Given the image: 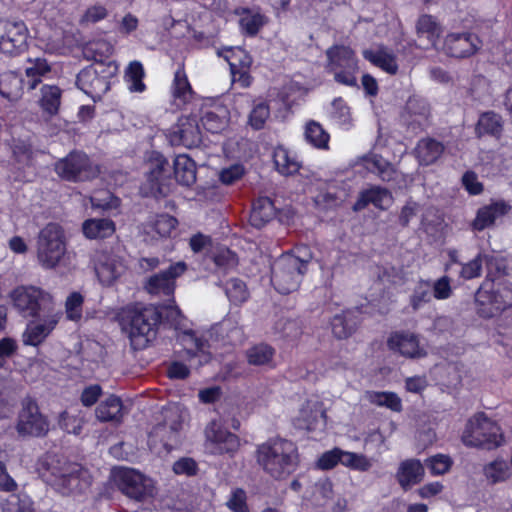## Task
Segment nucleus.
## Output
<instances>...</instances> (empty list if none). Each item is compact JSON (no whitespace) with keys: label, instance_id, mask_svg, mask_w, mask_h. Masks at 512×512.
Masks as SVG:
<instances>
[{"label":"nucleus","instance_id":"obj_50","mask_svg":"<svg viewBox=\"0 0 512 512\" xmlns=\"http://www.w3.org/2000/svg\"><path fill=\"white\" fill-rule=\"evenodd\" d=\"M484 475L490 483L495 484L509 479L512 470L506 461L495 460L484 467Z\"/></svg>","mask_w":512,"mask_h":512},{"label":"nucleus","instance_id":"obj_53","mask_svg":"<svg viewBox=\"0 0 512 512\" xmlns=\"http://www.w3.org/2000/svg\"><path fill=\"white\" fill-rule=\"evenodd\" d=\"M2 512H33V501L25 493L11 494L2 503Z\"/></svg>","mask_w":512,"mask_h":512},{"label":"nucleus","instance_id":"obj_55","mask_svg":"<svg viewBox=\"0 0 512 512\" xmlns=\"http://www.w3.org/2000/svg\"><path fill=\"white\" fill-rule=\"evenodd\" d=\"M269 117V105L264 101H260L253 105V108L248 117V123L253 129L259 130L264 127Z\"/></svg>","mask_w":512,"mask_h":512},{"label":"nucleus","instance_id":"obj_49","mask_svg":"<svg viewBox=\"0 0 512 512\" xmlns=\"http://www.w3.org/2000/svg\"><path fill=\"white\" fill-rule=\"evenodd\" d=\"M145 76L143 65L139 61H133L125 71V81L131 92L141 93L146 89L143 82Z\"/></svg>","mask_w":512,"mask_h":512},{"label":"nucleus","instance_id":"obj_54","mask_svg":"<svg viewBox=\"0 0 512 512\" xmlns=\"http://www.w3.org/2000/svg\"><path fill=\"white\" fill-rule=\"evenodd\" d=\"M330 117L332 121L341 127L348 128L351 125L350 108L341 98L333 101Z\"/></svg>","mask_w":512,"mask_h":512},{"label":"nucleus","instance_id":"obj_40","mask_svg":"<svg viewBox=\"0 0 512 512\" xmlns=\"http://www.w3.org/2000/svg\"><path fill=\"white\" fill-rule=\"evenodd\" d=\"M82 231L88 239L107 238L114 234L115 224L112 220L102 219H88L82 224Z\"/></svg>","mask_w":512,"mask_h":512},{"label":"nucleus","instance_id":"obj_12","mask_svg":"<svg viewBox=\"0 0 512 512\" xmlns=\"http://www.w3.org/2000/svg\"><path fill=\"white\" fill-rule=\"evenodd\" d=\"M327 69L334 75L336 82L346 86H356L358 61L355 52L345 45H334L327 49Z\"/></svg>","mask_w":512,"mask_h":512},{"label":"nucleus","instance_id":"obj_46","mask_svg":"<svg viewBox=\"0 0 512 512\" xmlns=\"http://www.w3.org/2000/svg\"><path fill=\"white\" fill-rule=\"evenodd\" d=\"M340 464L350 470L359 472H367L373 466L372 460L368 458L366 455L361 453L345 451L342 449Z\"/></svg>","mask_w":512,"mask_h":512},{"label":"nucleus","instance_id":"obj_59","mask_svg":"<svg viewBox=\"0 0 512 512\" xmlns=\"http://www.w3.org/2000/svg\"><path fill=\"white\" fill-rule=\"evenodd\" d=\"M348 316L349 314H341L332 319V332L339 339L347 338L354 331L355 325Z\"/></svg>","mask_w":512,"mask_h":512},{"label":"nucleus","instance_id":"obj_38","mask_svg":"<svg viewBox=\"0 0 512 512\" xmlns=\"http://www.w3.org/2000/svg\"><path fill=\"white\" fill-rule=\"evenodd\" d=\"M275 217V207L268 197L258 198L252 206L250 222L253 226L261 228Z\"/></svg>","mask_w":512,"mask_h":512},{"label":"nucleus","instance_id":"obj_45","mask_svg":"<svg viewBox=\"0 0 512 512\" xmlns=\"http://www.w3.org/2000/svg\"><path fill=\"white\" fill-rule=\"evenodd\" d=\"M61 103V90L54 85H44L41 88L39 100L42 110L50 116L57 114Z\"/></svg>","mask_w":512,"mask_h":512},{"label":"nucleus","instance_id":"obj_37","mask_svg":"<svg viewBox=\"0 0 512 512\" xmlns=\"http://www.w3.org/2000/svg\"><path fill=\"white\" fill-rule=\"evenodd\" d=\"M0 94L9 101H17L23 94V79L12 71L0 75Z\"/></svg>","mask_w":512,"mask_h":512},{"label":"nucleus","instance_id":"obj_52","mask_svg":"<svg viewBox=\"0 0 512 512\" xmlns=\"http://www.w3.org/2000/svg\"><path fill=\"white\" fill-rule=\"evenodd\" d=\"M275 351L266 344H258L246 351L247 361L250 365L262 366L272 362Z\"/></svg>","mask_w":512,"mask_h":512},{"label":"nucleus","instance_id":"obj_1","mask_svg":"<svg viewBox=\"0 0 512 512\" xmlns=\"http://www.w3.org/2000/svg\"><path fill=\"white\" fill-rule=\"evenodd\" d=\"M258 464L273 478L282 479L293 473L299 462L297 446L286 439H271L257 447Z\"/></svg>","mask_w":512,"mask_h":512},{"label":"nucleus","instance_id":"obj_5","mask_svg":"<svg viewBox=\"0 0 512 512\" xmlns=\"http://www.w3.org/2000/svg\"><path fill=\"white\" fill-rule=\"evenodd\" d=\"M111 481L123 495L135 502H147L158 493L156 481L133 468H114Z\"/></svg>","mask_w":512,"mask_h":512},{"label":"nucleus","instance_id":"obj_56","mask_svg":"<svg viewBox=\"0 0 512 512\" xmlns=\"http://www.w3.org/2000/svg\"><path fill=\"white\" fill-rule=\"evenodd\" d=\"M431 286L427 281H421L410 296V305L414 311L431 301Z\"/></svg>","mask_w":512,"mask_h":512},{"label":"nucleus","instance_id":"obj_19","mask_svg":"<svg viewBox=\"0 0 512 512\" xmlns=\"http://www.w3.org/2000/svg\"><path fill=\"white\" fill-rule=\"evenodd\" d=\"M168 139L173 146L192 148L201 142V132L195 117H180L177 124L168 133Z\"/></svg>","mask_w":512,"mask_h":512},{"label":"nucleus","instance_id":"obj_9","mask_svg":"<svg viewBox=\"0 0 512 512\" xmlns=\"http://www.w3.org/2000/svg\"><path fill=\"white\" fill-rule=\"evenodd\" d=\"M10 300L13 307L23 317L36 318L45 311H52L56 308V301L53 295L33 285H21L10 292Z\"/></svg>","mask_w":512,"mask_h":512},{"label":"nucleus","instance_id":"obj_23","mask_svg":"<svg viewBox=\"0 0 512 512\" xmlns=\"http://www.w3.org/2000/svg\"><path fill=\"white\" fill-rule=\"evenodd\" d=\"M388 348L407 358H422L426 350L420 345L418 336L410 332H394L387 340Z\"/></svg>","mask_w":512,"mask_h":512},{"label":"nucleus","instance_id":"obj_26","mask_svg":"<svg viewBox=\"0 0 512 512\" xmlns=\"http://www.w3.org/2000/svg\"><path fill=\"white\" fill-rule=\"evenodd\" d=\"M362 55L365 60L388 74L395 75L398 72L396 54L383 45L365 49Z\"/></svg>","mask_w":512,"mask_h":512},{"label":"nucleus","instance_id":"obj_15","mask_svg":"<svg viewBox=\"0 0 512 512\" xmlns=\"http://www.w3.org/2000/svg\"><path fill=\"white\" fill-rule=\"evenodd\" d=\"M59 177L68 181H83L95 177L98 173L89 157L82 152H71L55 164Z\"/></svg>","mask_w":512,"mask_h":512},{"label":"nucleus","instance_id":"obj_63","mask_svg":"<svg viewBox=\"0 0 512 512\" xmlns=\"http://www.w3.org/2000/svg\"><path fill=\"white\" fill-rule=\"evenodd\" d=\"M13 157L19 168L29 167L33 162V151L26 142L18 141L13 145Z\"/></svg>","mask_w":512,"mask_h":512},{"label":"nucleus","instance_id":"obj_48","mask_svg":"<svg viewBox=\"0 0 512 512\" xmlns=\"http://www.w3.org/2000/svg\"><path fill=\"white\" fill-rule=\"evenodd\" d=\"M224 290L229 301L234 305H241L250 297L246 283L238 278L228 280L225 283Z\"/></svg>","mask_w":512,"mask_h":512},{"label":"nucleus","instance_id":"obj_17","mask_svg":"<svg viewBox=\"0 0 512 512\" xmlns=\"http://www.w3.org/2000/svg\"><path fill=\"white\" fill-rule=\"evenodd\" d=\"M92 262L99 281L107 286L113 284L126 270L123 259L107 249L95 251Z\"/></svg>","mask_w":512,"mask_h":512},{"label":"nucleus","instance_id":"obj_31","mask_svg":"<svg viewBox=\"0 0 512 512\" xmlns=\"http://www.w3.org/2000/svg\"><path fill=\"white\" fill-rule=\"evenodd\" d=\"M424 476V467L417 459L403 461L398 468L396 477L402 488L408 489L419 483Z\"/></svg>","mask_w":512,"mask_h":512},{"label":"nucleus","instance_id":"obj_4","mask_svg":"<svg viewBox=\"0 0 512 512\" xmlns=\"http://www.w3.org/2000/svg\"><path fill=\"white\" fill-rule=\"evenodd\" d=\"M162 416V422L153 428L148 440L151 449L158 453H160L157 447L159 443L167 452L180 443L187 412L181 405L172 403L162 409Z\"/></svg>","mask_w":512,"mask_h":512},{"label":"nucleus","instance_id":"obj_29","mask_svg":"<svg viewBox=\"0 0 512 512\" xmlns=\"http://www.w3.org/2000/svg\"><path fill=\"white\" fill-rule=\"evenodd\" d=\"M125 414L122 400L115 395H110L101 401L95 409V416L100 422L120 424Z\"/></svg>","mask_w":512,"mask_h":512},{"label":"nucleus","instance_id":"obj_34","mask_svg":"<svg viewBox=\"0 0 512 512\" xmlns=\"http://www.w3.org/2000/svg\"><path fill=\"white\" fill-rule=\"evenodd\" d=\"M304 139L306 143L318 150H329L330 134L323 126L315 121L309 120L304 125Z\"/></svg>","mask_w":512,"mask_h":512},{"label":"nucleus","instance_id":"obj_3","mask_svg":"<svg viewBox=\"0 0 512 512\" xmlns=\"http://www.w3.org/2000/svg\"><path fill=\"white\" fill-rule=\"evenodd\" d=\"M160 318L152 306L127 307L123 311V326L134 349H144L155 338Z\"/></svg>","mask_w":512,"mask_h":512},{"label":"nucleus","instance_id":"obj_6","mask_svg":"<svg viewBox=\"0 0 512 512\" xmlns=\"http://www.w3.org/2000/svg\"><path fill=\"white\" fill-rule=\"evenodd\" d=\"M461 439L467 447L487 450L501 446L504 441L499 425L484 413H477L467 421Z\"/></svg>","mask_w":512,"mask_h":512},{"label":"nucleus","instance_id":"obj_57","mask_svg":"<svg viewBox=\"0 0 512 512\" xmlns=\"http://www.w3.org/2000/svg\"><path fill=\"white\" fill-rule=\"evenodd\" d=\"M177 224L178 221L176 218L167 214H162L157 216L151 225V229L160 237L166 238L175 230Z\"/></svg>","mask_w":512,"mask_h":512},{"label":"nucleus","instance_id":"obj_42","mask_svg":"<svg viewBox=\"0 0 512 512\" xmlns=\"http://www.w3.org/2000/svg\"><path fill=\"white\" fill-rule=\"evenodd\" d=\"M365 397L369 403L378 407H385L393 412H400L402 410V400L394 392L367 391Z\"/></svg>","mask_w":512,"mask_h":512},{"label":"nucleus","instance_id":"obj_28","mask_svg":"<svg viewBox=\"0 0 512 512\" xmlns=\"http://www.w3.org/2000/svg\"><path fill=\"white\" fill-rule=\"evenodd\" d=\"M229 116V110L226 106L214 104L203 110L201 123L208 132L220 133L228 126Z\"/></svg>","mask_w":512,"mask_h":512},{"label":"nucleus","instance_id":"obj_47","mask_svg":"<svg viewBox=\"0 0 512 512\" xmlns=\"http://www.w3.org/2000/svg\"><path fill=\"white\" fill-rule=\"evenodd\" d=\"M265 22L266 19L264 15L246 9L243 10L239 19L241 31L248 36H255Z\"/></svg>","mask_w":512,"mask_h":512},{"label":"nucleus","instance_id":"obj_33","mask_svg":"<svg viewBox=\"0 0 512 512\" xmlns=\"http://www.w3.org/2000/svg\"><path fill=\"white\" fill-rule=\"evenodd\" d=\"M355 165L363 166L367 171L377 174L382 180L388 181L394 173L392 165L382 156L368 153L355 160Z\"/></svg>","mask_w":512,"mask_h":512},{"label":"nucleus","instance_id":"obj_10","mask_svg":"<svg viewBox=\"0 0 512 512\" xmlns=\"http://www.w3.org/2000/svg\"><path fill=\"white\" fill-rule=\"evenodd\" d=\"M66 253L64 231L60 225L49 223L37 238V259L45 269L55 268Z\"/></svg>","mask_w":512,"mask_h":512},{"label":"nucleus","instance_id":"obj_27","mask_svg":"<svg viewBox=\"0 0 512 512\" xmlns=\"http://www.w3.org/2000/svg\"><path fill=\"white\" fill-rule=\"evenodd\" d=\"M392 203L393 197L389 190L373 186L360 193L359 198L353 205V210L361 211L369 204H373L378 209L386 210Z\"/></svg>","mask_w":512,"mask_h":512},{"label":"nucleus","instance_id":"obj_14","mask_svg":"<svg viewBox=\"0 0 512 512\" xmlns=\"http://www.w3.org/2000/svg\"><path fill=\"white\" fill-rule=\"evenodd\" d=\"M29 30L21 20L0 19V52L17 56L28 47Z\"/></svg>","mask_w":512,"mask_h":512},{"label":"nucleus","instance_id":"obj_62","mask_svg":"<svg viewBox=\"0 0 512 512\" xmlns=\"http://www.w3.org/2000/svg\"><path fill=\"white\" fill-rule=\"evenodd\" d=\"M59 424L67 433L78 435L82 430L84 420L80 414L64 411L60 415Z\"/></svg>","mask_w":512,"mask_h":512},{"label":"nucleus","instance_id":"obj_7","mask_svg":"<svg viewBox=\"0 0 512 512\" xmlns=\"http://www.w3.org/2000/svg\"><path fill=\"white\" fill-rule=\"evenodd\" d=\"M311 256L305 250L303 256L286 254L280 257L272 270V284L282 294H289L299 288L302 276L307 271Z\"/></svg>","mask_w":512,"mask_h":512},{"label":"nucleus","instance_id":"obj_30","mask_svg":"<svg viewBox=\"0 0 512 512\" xmlns=\"http://www.w3.org/2000/svg\"><path fill=\"white\" fill-rule=\"evenodd\" d=\"M444 145L433 138H423L418 141L414 154L420 165L434 164L443 154Z\"/></svg>","mask_w":512,"mask_h":512},{"label":"nucleus","instance_id":"obj_22","mask_svg":"<svg viewBox=\"0 0 512 512\" xmlns=\"http://www.w3.org/2000/svg\"><path fill=\"white\" fill-rule=\"evenodd\" d=\"M326 414L324 405L318 399H308L300 408L295 419L296 427L314 431L325 426Z\"/></svg>","mask_w":512,"mask_h":512},{"label":"nucleus","instance_id":"obj_8","mask_svg":"<svg viewBox=\"0 0 512 512\" xmlns=\"http://www.w3.org/2000/svg\"><path fill=\"white\" fill-rule=\"evenodd\" d=\"M477 313L493 318L512 306V288L507 281H483L475 293Z\"/></svg>","mask_w":512,"mask_h":512},{"label":"nucleus","instance_id":"obj_36","mask_svg":"<svg viewBox=\"0 0 512 512\" xmlns=\"http://www.w3.org/2000/svg\"><path fill=\"white\" fill-rule=\"evenodd\" d=\"M176 181L183 186H191L196 182V164L186 154L177 155L174 159Z\"/></svg>","mask_w":512,"mask_h":512},{"label":"nucleus","instance_id":"obj_39","mask_svg":"<svg viewBox=\"0 0 512 512\" xmlns=\"http://www.w3.org/2000/svg\"><path fill=\"white\" fill-rule=\"evenodd\" d=\"M502 130V117L493 111L482 113L475 127V133L478 137L491 135L498 138Z\"/></svg>","mask_w":512,"mask_h":512},{"label":"nucleus","instance_id":"obj_61","mask_svg":"<svg viewBox=\"0 0 512 512\" xmlns=\"http://www.w3.org/2000/svg\"><path fill=\"white\" fill-rule=\"evenodd\" d=\"M484 253H478L475 258L470 260L469 262L463 263L460 277L464 280H471L481 276L482 267L484 264Z\"/></svg>","mask_w":512,"mask_h":512},{"label":"nucleus","instance_id":"obj_35","mask_svg":"<svg viewBox=\"0 0 512 512\" xmlns=\"http://www.w3.org/2000/svg\"><path fill=\"white\" fill-rule=\"evenodd\" d=\"M273 161L277 171L285 176L293 175L301 168V163L296 154L282 146L275 148Z\"/></svg>","mask_w":512,"mask_h":512},{"label":"nucleus","instance_id":"obj_24","mask_svg":"<svg viewBox=\"0 0 512 512\" xmlns=\"http://www.w3.org/2000/svg\"><path fill=\"white\" fill-rule=\"evenodd\" d=\"M511 211V205L504 200L492 201L478 209L476 217L472 221V228L483 231L492 227L496 221Z\"/></svg>","mask_w":512,"mask_h":512},{"label":"nucleus","instance_id":"obj_58","mask_svg":"<svg viewBox=\"0 0 512 512\" xmlns=\"http://www.w3.org/2000/svg\"><path fill=\"white\" fill-rule=\"evenodd\" d=\"M452 464L453 461L451 457L445 454H436L426 460V467L434 476L447 473L450 470Z\"/></svg>","mask_w":512,"mask_h":512},{"label":"nucleus","instance_id":"obj_60","mask_svg":"<svg viewBox=\"0 0 512 512\" xmlns=\"http://www.w3.org/2000/svg\"><path fill=\"white\" fill-rule=\"evenodd\" d=\"M84 298L78 292L71 293L65 302V313L68 320L78 321L82 317Z\"/></svg>","mask_w":512,"mask_h":512},{"label":"nucleus","instance_id":"obj_64","mask_svg":"<svg viewBox=\"0 0 512 512\" xmlns=\"http://www.w3.org/2000/svg\"><path fill=\"white\" fill-rule=\"evenodd\" d=\"M230 69H249L252 64L251 56L241 48L229 50L226 56Z\"/></svg>","mask_w":512,"mask_h":512},{"label":"nucleus","instance_id":"obj_32","mask_svg":"<svg viewBox=\"0 0 512 512\" xmlns=\"http://www.w3.org/2000/svg\"><path fill=\"white\" fill-rule=\"evenodd\" d=\"M169 163L167 159L159 155L150 162L148 179L151 182V190L159 195H166L168 189L164 186V181L168 179Z\"/></svg>","mask_w":512,"mask_h":512},{"label":"nucleus","instance_id":"obj_18","mask_svg":"<svg viewBox=\"0 0 512 512\" xmlns=\"http://www.w3.org/2000/svg\"><path fill=\"white\" fill-rule=\"evenodd\" d=\"M187 270V264L184 261L176 262L168 269L156 273L148 278L145 289L148 293L159 296H173L176 288V279L183 275Z\"/></svg>","mask_w":512,"mask_h":512},{"label":"nucleus","instance_id":"obj_41","mask_svg":"<svg viewBox=\"0 0 512 512\" xmlns=\"http://www.w3.org/2000/svg\"><path fill=\"white\" fill-rule=\"evenodd\" d=\"M418 38H425L428 45L435 47L437 40L442 33L441 25L431 15H422L416 23Z\"/></svg>","mask_w":512,"mask_h":512},{"label":"nucleus","instance_id":"obj_20","mask_svg":"<svg viewBox=\"0 0 512 512\" xmlns=\"http://www.w3.org/2000/svg\"><path fill=\"white\" fill-rule=\"evenodd\" d=\"M45 316L38 322H31L27 325L23 333V343L25 345L37 346L41 344L58 324L62 311L54 308L52 311H45Z\"/></svg>","mask_w":512,"mask_h":512},{"label":"nucleus","instance_id":"obj_25","mask_svg":"<svg viewBox=\"0 0 512 512\" xmlns=\"http://www.w3.org/2000/svg\"><path fill=\"white\" fill-rule=\"evenodd\" d=\"M179 340L188 358L197 357L198 364L203 365L210 361L211 353L209 351V344L202 337L198 336L196 332L187 330L179 335Z\"/></svg>","mask_w":512,"mask_h":512},{"label":"nucleus","instance_id":"obj_2","mask_svg":"<svg viewBox=\"0 0 512 512\" xmlns=\"http://www.w3.org/2000/svg\"><path fill=\"white\" fill-rule=\"evenodd\" d=\"M46 464L44 477L61 494L81 493L92 484L90 472L78 463L49 456Z\"/></svg>","mask_w":512,"mask_h":512},{"label":"nucleus","instance_id":"obj_51","mask_svg":"<svg viewBox=\"0 0 512 512\" xmlns=\"http://www.w3.org/2000/svg\"><path fill=\"white\" fill-rule=\"evenodd\" d=\"M484 264L486 265L487 274L484 281L497 283L498 281H507L506 265L504 261L494 255L484 254Z\"/></svg>","mask_w":512,"mask_h":512},{"label":"nucleus","instance_id":"obj_43","mask_svg":"<svg viewBox=\"0 0 512 512\" xmlns=\"http://www.w3.org/2000/svg\"><path fill=\"white\" fill-rule=\"evenodd\" d=\"M193 94L184 67L180 66L175 72L173 80L174 99L178 102V105L186 104L193 98Z\"/></svg>","mask_w":512,"mask_h":512},{"label":"nucleus","instance_id":"obj_13","mask_svg":"<svg viewBox=\"0 0 512 512\" xmlns=\"http://www.w3.org/2000/svg\"><path fill=\"white\" fill-rule=\"evenodd\" d=\"M203 446L207 454L233 457L240 448V439L236 434L230 432L220 420L213 419L204 429Z\"/></svg>","mask_w":512,"mask_h":512},{"label":"nucleus","instance_id":"obj_21","mask_svg":"<svg viewBox=\"0 0 512 512\" xmlns=\"http://www.w3.org/2000/svg\"><path fill=\"white\" fill-rule=\"evenodd\" d=\"M481 47V41L472 33H449L444 39V52L452 57L464 58L475 54Z\"/></svg>","mask_w":512,"mask_h":512},{"label":"nucleus","instance_id":"obj_11","mask_svg":"<svg viewBox=\"0 0 512 512\" xmlns=\"http://www.w3.org/2000/svg\"><path fill=\"white\" fill-rule=\"evenodd\" d=\"M116 70V66L112 63H94L78 73L76 84L94 101L100 100L110 89L111 79L114 77Z\"/></svg>","mask_w":512,"mask_h":512},{"label":"nucleus","instance_id":"obj_44","mask_svg":"<svg viewBox=\"0 0 512 512\" xmlns=\"http://www.w3.org/2000/svg\"><path fill=\"white\" fill-rule=\"evenodd\" d=\"M51 71V67L46 59L35 58L29 59L28 65L25 69L28 89H35L41 82L42 77H45Z\"/></svg>","mask_w":512,"mask_h":512},{"label":"nucleus","instance_id":"obj_16","mask_svg":"<svg viewBox=\"0 0 512 512\" xmlns=\"http://www.w3.org/2000/svg\"><path fill=\"white\" fill-rule=\"evenodd\" d=\"M48 429V422L40 413L35 400L30 397L24 398L16 425L18 434L21 436L39 437L45 435Z\"/></svg>","mask_w":512,"mask_h":512}]
</instances>
